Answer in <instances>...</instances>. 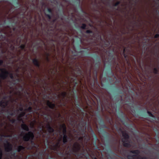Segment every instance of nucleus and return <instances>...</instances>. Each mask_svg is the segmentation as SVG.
Instances as JSON below:
<instances>
[{
	"label": "nucleus",
	"mask_w": 159,
	"mask_h": 159,
	"mask_svg": "<svg viewBox=\"0 0 159 159\" xmlns=\"http://www.w3.org/2000/svg\"><path fill=\"white\" fill-rule=\"evenodd\" d=\"M4 129L2 132V134L0 135L4 137L11 136L12 134V131L10 129L12 127L10 126L8 127L6 125L4 126Z\"/></svg>",
	"instance_id": "obj_1"
},
{
	"label": "nucleus",
	"mask_w": 159,
	"mask_h": 159,
	"mask_svg": "<svg viewBox=\"0 0 159 159\" xmlns=\"http://www.w3.org/2000/svg\"><path fill=\"white\" fill-rule=\"evenodd\" d=\"M122 134L123 138L122 139V142L123 143L124 146L126 147H129V146L128 143V139H129V136L124 131L122 132Z\"/></svg>",
	"instance_id": "obj_2"
},
{
	"label": "nucleus",
	"mask_w": 159,
	"mask_h": 159,
	"mask_svg": "<svg viewBox=\"0 0 159 159\" xmlns=\"http://www.w3.org/2000/svg\"><path fill=\"white\" fill-rule=\"evenodd\" d=\"M133 153L136 154V155H134L132 156H128V158L129 159H145V158H142L141 157L139 156L137 154H139V152L138 150H135L133 151H131Z\"/></svg>",
	"instance_id": "obj_3"
},
{
	"label": "nucleus",
	"mask_w": 159,
	"mask_h": 159,
	"mask_svg": "<svg viewBox=\"0 0 159 159\" xmlns=\"http://www.w3.org/2000/svg\"><path fill=\"white\" fill-rule=\"evenodd\" d=\"M34 137L33 134L31 132H29L26 134L23 137V139L25 141H28L30 139H32Z\"/></svg>",
	"instance_id": "obj_4"
},
{
	"label": "nucleus",
	"mask_w": 159,
	"mask_h": 159,
	"mask_svg": "<svg viewBox=\"0 0 159 159\" xmlns=\"http://www.w3.org/2000/svg\"><path fill=\"white\" fill-rule=\"evenodd\" d=\"M0 71L1 72V73L0 74V77L3 79H5L8 75V72L4 69H0Z\"/></svg>",
	"instance_id": "obj_5"
},
{
	"label": "nucleus",
	"mask_w": 159,
	"mask_h": 159,
	"mask_svg": "<svg viewBox=\"0 0 159 159\" xmlns=\"http://www.w3.org/2000/svg\"><path fill=\"white\" fill-rule=\"evenodd\" d=\"M61 127L63 129L62 132L64 134L63 138V142L65 143L67 141L66 139L67 136L65 134L66 131V125L64 124H62L61 126Z\"/></svg>",
	"instance_id": "obj_6"
},
{
	"label": "nucleus",
	"mask_w": 159,
	"mask_h": 159,
	"mask_svg": "<svg viewBox=\"0 0 159 159\" xmlns=\"http://www.w3.org/2000/svg\"><path fill=\"white\" fill-rule=\"evenodd\" d=\"M4 147L6 151L9 152L11 150V145L8 143H7V144H5Z\"/></svg>",
	"instance_id": "obj_7"
},
{
	"label": "nucleus",
	"mask_w": 159,
	"mask_h": 159,
	"mask_svg": "<svg viewBox=\"0 0 159 159\" xmlns=\"http://www.w3.org/2000/svg\"><path fill=\"white\" fill-rule=\"evenodd\" d=\"M80 149V146L77 143H75L74 144L73 146V150L75 151H77Z\"/></svg>",
	"instance_id": "obj_8"
},
{
	"label": "nucleus",
	"mask_w": 159,
	"mask_h": 159,
	"mask_svg": "<svg viewBox=\"0 0 159 159\" xmlns=\"http://www.w3.org/2000/svg\"><path fill=\"white\" fill-rule=\"evenodd\" d=\"M47 105L49 107L53 108L54 107L55 105L54 104L50 102L49 101L47 102Z\"/></svg>",
	"instance_id": "obj_9"
},
{
	"label": "nucleus",
	"mask_w": 159,
	"mask_h": 159,
	"mask_svg": "<svg viewBox=\"0 0 159 159\" xmlns=\"http://www.w3.org/2000/svg\"><path fill=\"white\" fill-rule=\"evenodd\" d=\"M21 128L24 129L27 131L29 130V128L25 124H22L21 125Z\"/></svg>",
	"instance_id": "obj_10"
},
{
	"label": "nucleus",
	"mask_w": 159,
	"mask_h": 159,
	"mask_svg": "<svg viewBox=\"0 0 159 159\" xmlns=\"http://www.w3.org/2000/svg\"><path fill=\"white\" fill-rule=\"evenodd\" d=\"M47 129L48 131L49 132H52L53 131V129L49 125H47Z\"/></svg>",
	"instance_id": "obj_11"
},
{
	"label": "nucleus",
	"mask_w": 159,
	"mask_h": 159,
	"mask_svg": "<svg viewBox=\"0 0 159 159\" xmlns=\"http://www.w3.org/2000/svg\"><path fill=\"white\" fill-rule=\"evenodd\" d=\"M33 62L34 65L36 66H39V64L37 60L35 59H33Z\"/></svg>",
	"instance_id": "obj_12"
},
{
	"label": "nucleus",
	"mask_w": 159,
	"mask_h": 159,
	"mask_svg": "<svg viewBox=\"0 0 159 159\" xmlns=\"http://www.w3.org/2000/svg\"><path fill=\"white\" fill-rule=\"evenodd\" d=\"M7 105V102H3L2 101L1 102L0 106L3 107H5Z\"/></svg>",
	"instance_id": "obj_13"
},
{
	"label": "nucleus",
	"mask_w": 159,
	"mask_h": 159,
	"mask_svg": "<svg viewBox=\"0 0 159 159\" xmlns=\"http://www.w3.org/2000/svg\"><path fill=\"white\" fill-rule=\"evenodd\" d=\"M25 114V113L23 112L21 113L20 115H19L18 118V120H20L21 119L20 118L22 117Z\"/></svg>",
	"instance_id": "obj_14"
},
{
	"label": "nucleus",
	"mask_w": 159,
	"mask_h": 159,
	"mask_svg": "<svg viewBox=\"0 0 159 159\" xmlns=\"http://www.w3.org/2000/svg\"><path fill=\"white\" fill-rule=\"evenodd\" d=\"M24 148L22 146H19L18 148V152L20 151L21 150L24 149Z\"/></svg>",
	"instance_id": "obj_15"
},
{
	"label": "nucleus",
	"mask_w": 159,
	"mask_h": 159,
	"mask_svg": "<svg viewBox=\"0 0 159 159\" xmlns=\"http://www.w3.org/2000/svg\"><path fill=\"white\" fill-rule=\"evenodd\" d=\"M61 138H62V136H61V138L58 139V142L56 144V148H57L58 147V145H59V142L61 140Z\"/></svg>",
	"instance_id": "obj_16"
},
{
	"label": "nucleus",
	"mask_w": 159,
	"mask_h": 159,
	"mask_svg": "<svg viewBox=\"0 0 159 159\" xmlns=\"http://www.w3.org/2000/svg\"><path fill=\"white\" fill-rule=\"evenodd\" d=\"M35 122L34 121H32L30 123V126L32 127H33L34 125H35Z\"/></svg>",
	"instance_id": "obj_17"
},
{
	"label": "nucleus",
	"mask_w": 159,
	"mask_h": 159,
	"mask_svg": "<svg viewBox=\"0 0 159 159\" xmlns=\"http://www.w3.org/2000/svg\"><path fill=\"white\" fill-rule=\"evenodd\" d=\"M66 93L65 92H63L61 93V95L64 97L66 95Z\"/></svg>",
	"instance_id": "obj_18"
},
{
	"label": "nucleus",
	"mask_w": 159,
	"mask_h": 159,
	"mask_svg": "<svg viewBox=\"0 0 159 159\" xmlns=\"http://www.w3.org/2000/svg\"><path fill=\"white\" fill-rule=\"evenodd\" d=\"M85 27H86V25H85V24H83L82 25V26H81V28H82V29H84V28H85Z\"/></svg>",
	"instance_id": "obj_19"
},
{
	"label": "nucleus",
	"mask_w": 159,
	"mask_h": 159,
	"mask_svg": "<svg viewBox=\"0 0 159 159\" xmlns=\"http://www.w3.org/2000/svg\"><path fill=\"white\" fill-rule=\"evenodd\" d=\"M2 156V152L1 149H0V159H1Z\"/></svg>",
	"instance_id": "obj_20"
},
{
	"label": "nucleus",
	"mask_w": 159,
	"mask_h": 159,
	"mask_svg": "<svg viewBox=\"0 0 159 159\" xmlns=\"http://www.w3.org/2000/svg\"><path fill=\"white\" fill-rule=\"evenodd\" d=\"M159 36V35L158 34H157L155 35V38H157Z\"/></svg>",
	"instance_id": "obj_21"
},
{
	"label": "nucleus",
	"mask_w": 159,
	"mask_h": 159,
	"mask_svg": "<svg viewBox=\"0 0 159 159\" xmlns=\"http://www.w3.org/2000/svg\"><path fill=\"white\" fill-rule=\"evenodd\" d=\"M24 47H25V45H22L20 46V48H21V49H23L24 48Z\"/></svg>",
	"instance_id": "obj_22"
},
{
	"label": "nucleus",
	"mask_w": 159,
	"mask_h": 159,
	"mask_svg": "<svg viewBox=\"0 0 159 159\" xmlns=\"http://www.w3.org/2000/svg\"><path fill=\"white\" fill-rule=\"evenodd\" d=\"M157 72V70L156 68H155L154 69V72L155 73H156Z\"/></svg>",
	"instance_id": "obj_23"
},
{
	"label": "nucleus",
	"mask_w": 159,
	"mask_h": 159,
	"mask_svg": "<svg viewBox=\"0 0 159 159\" xmlns=\"http://www.w3.org/2000/svg\"><path fill=\"white\" fill-rule=\"evenodd\" d=\"M86 32L87 33H90V32H91L90 30H87L86 31Z\"/></svg>",
	"instance_id": "obj_24"
},
{
	"label": "nucleus",
	"mask_w": 159,
	"mask_h": 159,
	"mask_svg": "<svg viewBox=\"0 0 159 159\" xmlns=\"http://www.w3.org/2000/svg\"><path fill=\"white\" fill-rule=\"evenodd\" d=\"M31 109V107H29V108H28V109L27 110H28L29 111H30Z\"/></svg>",
	"instance_id": "obj_25"
},
{
	"label": "nucleus",
	"mask_w": 159,
	"mask_h": 159,
	"mask_svg": "<svg viewBox=\"0 0 159 159\" xmlns=\"http://www.w3.org/2000/svg\"><path fill=\"white\" fill-rule=\"evenodd\" d=\"M11 121L12 122V123H13L15 121V120L14 119H12L11 120Z\"/></svg>",
	"instance_id": "obj_26"
},
{
	"label": "nucleus",
	"mask_w": 159,
	"mask_h": 159,
	"mask_svg": "<svg viewBox=\"0 0 159 159\" xmlns=\"http://www.w3.org/2000/svg\"><path fill=\"white\" fill-rule=\"evenodd\" d=\"M2 60H0V65H1L2 63Z\"/></svg>",
	"instance_id": "obj_27"
},
{
	"label": "nucleus",
	"mask_w": 159,
	"mask_h": 159,
	"mask_svg": "<svg viewBox=\"0 0 159 159\" xmlns=\"http://www.w3.org/2000/svg\"><path fill=\"white\" fill-rule=\"evenodd\" d=\"M23 110V108L22 107L20 108L19 109V110L20 111H22Z\"/></svg>",
	"instance_id": "obj_28"
},
{
	"label": "nucleus",
	"mask_w": 159,
	"mask_h": 159,
	"mask_svg": "<svg viewBox=\"0 0 159 159\" xmlns=\"http://www.w3.org/2000/svg\"><path fill=\"white\" fill-rule=\"evenodd\" d=\"M148 113L150 115H152V114L149 111H148Z\"/></svg>",
	"instance_id": "obj_29"
},
{
	"label": "nucleus",
	"mask_w": 159,
	"mask_h": 159,
	"mask_svg": "<svg viewBox=\"0 0 159 159\" xmlns=\"http://www.w3.org/2000/svg\"><path fill=\"white\" fill-rule=\"evenodd\" d=\"M10 76V77H11V78H12L13 76H12V75H11Z\"/></svg>",
	"instance_id": "obj_30"
},
{
	"label": "nucleus",
	"mask_w": 159,
	"mask_h": 159,
	"mask_svg": "<svg viewBox=\"0 0 159 159\" xmlns=\"http://www.w3.org/2000/svg\"><path fill=\"white\" fill-rule=\"evenodd\" d=\"M118 4H119V2H118V3H116V4L115 5H118Z\"/></svg>",
	"instance_id": "obj_31"
},
{
	"label": "nucleus",
	"mask_w": 159,
	"mask_h": 159,
	"mask_svg": "<svg viewBox=\"0 0 159 159\" xmlns=\"http://www.w3.org/2000/svg\"><path fill=\"white\" fill-rule=\"evenodd\" d=\"M94 159H97L96 158H95Z\"/></svg>",
	"instance_id": "obj_32"
}]
</instances>
